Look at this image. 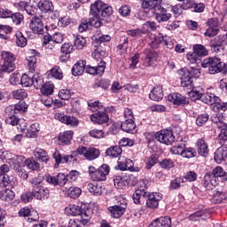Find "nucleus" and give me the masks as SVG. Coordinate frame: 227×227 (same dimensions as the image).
<instances>
[{
	"mask_svg": "<svg viewBox=\"0 0 227 227\" xmlns=\"http://www.w3.org/2000/svg\"><path fill=\"white\" fill-rule=\"evenodd\" d=\"M40 53L36 51V50L30 51V56L27 57V60L28 63V74H23L20 78V82L22 86L25 88H29V86H34V88H42L43 84V78L40 74L35 73L36 70V56H39Z\"/></svg>",
	"mask_w": 227,
	"mask_h": 227,
	"instance_id": "f257e3e1",
	"label": "nucleus"
},
{
	"mask_svg": "<svg viewBox=\"0 0 227 227\" xmlns=\"http://www.w3.org/2000/svg\"><path fill=\"white\" fill-rule=\"evenodd\" d=\"M113 15V7L107 5L101 0H97L90 5V23L94 27H101L102 20Z\"/></svg>",
	"mask_w": 227,
	"mask_h": 227,
	"instance_id": "f03ea898",
	"label": "nucleus"
},
{
	"mask_svg": "<svg viewBox=\"0 0 227 227\" xmlns=\"http://www.w3.org/2000/svg\"><path fill=\"white\" fill-rule=\"evenodd\" d=\"M65 213L67 215L78 216L77 221H79L83 226H88V224H90L91 215H93L91 209H82L77 205H69L66 207Z\"/></svg>",
	"mask_w": 227,
	"mask_h": 227,
	"instance_id": "7ed1b4c3",
	"label": "nucleus"
},
{
	"mask_svg": "<svg viewBox=\"0 0 227 227\" xmlns=\"http://www.w3.org/2000/svg\"><path fill=\"white\" fill-rule=\"evenodd\" d=\"M89 109L95 113L90 115V120L93 123L102 125V123H107L109 121V115L105 112L104 106L100 102H89Z\"/></svg>",
	"mask_w": 227,
	"mask_h": 227,
	"instance_id": "20e7f679",
	"label": "nucleus"
},
{
	"mask_svg": "<svg viewBox=\"0 0 227 227\" xmlns=\"http://www.w3.org/2000/svg\"><path fill=\"white\" fill-rule=\"evenodd\" d=\"M110 171L111 168L107 164H103L98 168V169L95 168L93 166H90L89 176L94 182H106V180H107V175H109Z\"/></svg>",
	"mask_w": 227,
	"mask_h": 227,
	"instance_id": "39448f33",
	"label": "nucleus"
},
{
	"mask_svg": "<svg viewBox=\"0 0 227 227\" xmlns=\"http://www.w3.org/2000/svg\"><path fill=\"white\" fill-rule=\"evenodd\" d=\"M149 47L152 49H159V45H160V43L165 45L168 49H173L175 47V43L172 42L171 38L160 33H159L158 35L151 34L149 35Z\"/></svg>",
	"mask_w": 227,
	"mask_h": 227,
	"instance_id": "423d86ee",
	"label": "nucleus"
},
{
	"mask_svg": "<svg viewBox=\"0 0 227 227\" xmlns=\"http://www.w3.org/2000/svg\"><path fill=\"white\" fill-rule=\"evenodd\" d=\"M1 60L3 61L2 72L12 74L15 70V55L10 51H2Z\"/></svg>",
	"mask_w": 227,
	"mask_h": 227,
	"instance_id": "0eeeda50",
	"label": "nucleus"
},
{
	"mask_svg": "<svg viewBox=\"0 0 227 227\" xmlns=\"http://www.w3.org/2000/svg\"><path fill=\"white\" fill-rule=\"evenodd\" d=\"M0 160L4 162H9V164L13 167L14 169L20 171V165L22 160H24V156H13L10 158V153L8 151L0 150Z\"/></svg>",
	"mask_w": 227,
	"mask_h": 227,
	"instance_id": "6e6552de",
	"label": "nucleus"
},
{
	"mask_svg": "<svg viewBox=\"0 0 227 227\" xmlns=\"http://www.w3.org/2000/svg\"><path fill=\"white\" fill-rule=\"evenodd\" d=\"M200 100L204 104L211 106V108L215 113H219V106H221V98H219V97L215 96L214 93H204L201 94Z\"/></svg>",
	"mask_w": 227,
	"mask_h": 227,
	"instance_id": "1a4fd4ad",
	"label": "nucleus"
},
{
	"mask_svg": "<svg viewBox=\"0 0 227 227\" xmlns=\"http://www.w3.org/2000/svg\"><path fill=\"white\" fill-rule=\"evenodd\" d=\"M155 139L162 145H173L175 143V135L169 129H162L155 134Z\"/></svg>",
	"mask_w": 227,
	"mask_h": 227,
	"instance_id": "9d476101",
	"label": "nucleus"
},
{
	"mask_svg": "<svg viewBox=\"0 0 227 227\" xmlns=\"http://www.w3.org/2000/svg\"><path fill=\"white\" fill-rule=\"evenodd\" d=\"M178 75H180L181 79V86L183 88H186L187 90H192L194 88V82H192V78L191 76V73H189V69L184 67L177 71Z\"/></svg>",
	"mask_w": 227,
	"mask_h": 227,
	"instance_id": "9b49d317",
	"label": "nucleus"
},
{
	"mask_svg": "<svg viewBox=\"0 0 227 227\" xmlns=\"http://www.w3.org/2000/svg\"><path fill=\"white\" fill-rule=\"evenodd\" d=\"M142 59L145 67H157V52L153 50L145 49Z\"/></svg>",
	"mask_w": 227,
	"mask_h": 227,
	"instance_id": "f8f14e48",
	"label": "nucleus"
},
{
	"mask_svg": "<svg viewBox=\"0 0 227 227\" xmlns=\"http://www.w3.org/2000/svg\"><path fill=\"white\" fill-rule=\"evenodd\" d=\"M145 200L147 208H158L159 202L162 200V194L157 192H145Z\"/></svg>",
	"mask_w": 227,
	"mask_h": 227,
	"instance_id": "ddd939ff",
	"label": "nucleus"
},
{
	"mask_svg": "<svg viewBox=\"0 0 227 227\" xmlns=\"http://www.w3.org/2000/svg\"><path fill=\"white\" fill-rule=\"evenodd\" d=\"M224 45H227L226 35H218L210 42V47L213 52H222L224 51Z\"/></svg>",
	"mask_w": 227,
	"mask_h": 227,
	"instance_id": "4468645a",
	"label": "nucleus"
},
{
	"mask_svg": "<svg viewBox=\"0 0 227 227\" xmlns=\"http://www.w3.org/2000/svg\"><path fill=\"white\" fill-rule=\"evenodd\" d=\"M127 209V201L122 200L121 204H117L108 207V210L114 219H120L123 214H125V210Z\"/></svg>",
	"mask_w": 227,
	"mask_h": 227,
	"instance_id": "2eb2a0df",
	"label": "nucleus"
},
{
	"mask_svg": "<svg viewBox=\"0 0 227 227\" xmlns=\"http://www.w3.org/2000/svg\"><path fill=\"white\" fill-rule=\"evenodd\" d=\"M55 120H59L61 123L68 125L69 127H78L79 120L74 116L65 115L63 114H55Z\"/></svg>",
	"mask_w": 227,
	"mask_h": 227,
	"instance_id": "dca6fc26",
	"label": "nucleus"
},
{
	"mask_svg": "<svg viewBox=\"0 0 227 227\" xmlns=\"http://www.w3.org/2000/svg\"><path fill=\"white\" fill-rule=\"evenodd\" d=\"M29 27L35 35H43V31H45V26H43V21L39 17H34L30 20Z\"/></svg>",
	"mask_w": 227,
	"mask_h": 227,
	"instance_id": "f3484780",
	"label": "nucleus"
},
{
	"mask_svg": "<svg viewBox=\"0 0 227 227\" xmlns=\"http://www.w3.org/2000/svg\"><path fill=\"white\" fill-rule=\"evenodd\" d=\"M168 98L174 106H185L189 104V98L177 92L168 95Z\"/></svg>",
	"mask_w": 227,
	"mask_h": 227,
	"instance_id": "a211bd4d",
	"label": "nucleus"
},
{
	"mask_svg": "<svg viewBox=\"0 0 227 227\" xmlns=\"http://www.w3.org/2000/svg\"><path fill=\"white\" fill-rule=\"evenodd\" d=\"M26 111H27V105L23 100L20 101L16 105L9 106L5 109L6 113H12V114L26 113Z\"/></svg>",
	"mask_w": 227,
	"mask_h": 227,
	"instance_id": "6ab92c4d",
	"label": "nucleus"
},
{
	"mask_svg": "<svg viewBox=\"0 0 227 227\" xmlns=\"http://www.w3.org/2000/svg\"><path fill=\"white\" fill-rule=\"evenodd\" d=\"M106 70V62L100 61L98 67H90L88 66L86 68L87 74H90L91 75H102Z\"/></svg>",
	"mask_w": 227,
	"mask_h": 227,
	"instance_id": "aec40b11",
	"label": "nucleus"
},
{
	"mask_svg": "<svg viewBox=\"0 0 227 227\" xmlns=\"http://www.w3.org/2000/svg\"><path fill=\"white\" fill-rule=\"evenodd\" d=\"M149 227H171V218L169 216H161L155 219Z\"/></svg>",
	"mask_w": 227,
	"mask_h": 227,
	"instance_id": "412c9836",
	"label": "nucleus"
},
{
	"mask_svg": "<svg viewBox=\"0 0 227 227\" xmlns=\"http://www.w3.org/2000/svg\"><path fill=\"white\" fill-rule=\"evenodd\" d=\"M34 198H36V200H47L49 198V189L35 184Z\"/></svg>",
	"mask_w": 227,
	"mask_h": 227,
	"instance_id": "4be33fe9",
	"label": "nucleus"
},
{
	"mask_svg": "<svg viewBox=\"0 0 227 227\" xmlns=\"http://www.w3.org/2000/svg\"><path fill=\"white\" fill-rule=\"evenodd\" d=\"M37 6L43 13H52L54 12V4L50 0H40Z\"/></svg>",
	"mask_w": 227,
	"mask_h": 227,
	"instance_id": "5701e85b",
	"label": "nucleus"
},
{
	"mask_svg": "<svg viewBox=\"0 0 227 227\" xmlns=\"http://www.w3.org/2000/svg\"><path fill=\"white\" fill-rule=\"evenodd\" d=\"M205 189H207V191H212V189H214V187H216L217 185V181L215 180V178L214 177V176L210 173H207L204 176V184H203Z\"/></svg>",
	"mask_w": 227,
	"mask_h": 227,
	"instance_id": "b1692460",
	"label": "nucleus"
},
{
	"mask_svg": "<svg viewBox=\"0 0 227 227\" xmlns=\"http://www.w3.org/2000/svg\"><path fill=\"white\" fill-rule=\"evenodd\" d=\"M52 157L55 159L56 164H65L66 162H70V160L74 159V155H61L58 150H55Z\"/></svg>",
	"mask_w": 227,
	"mask_h": 227,
	"instance_id": "393cba45",
	"label": "nucleus"
},
{
	"mask_svg": "<svg viewBox=\"0 0 227 227\" xmlns=\"http://www.w3.org/2000/svg\"><path fill=\"white\" fill-rule=\"evenodd\" d=\"M121 129L123 132H127L128 134H136V132H137V129H136V122L134 121H122Z\"/></svg>",
	"mask_w": 227,
	"mask_h": 227,
	"instance_id": "a878e982",
	"label": "nucleus"
},
{
	"mask_svg": "<svg viewBox=\"0 0 227 227\" xmlns=\"http://www.w3.org/2000/svg\"><path fill=\"white\" fill-rule=\"evenodd\" d=\"M21 166H26L27 169H31V171H38V169H40V162L36 161V160L33 158L25 160L23 157L22 164L20 167Z\"/></svg>",
	"mask_w": 227,
	"mask_h": 227,
	"instance_id": "bb28decb",
	"label": "nucleus"
},
{
	"mask_svg": "<svg viewBox=\"0 0 227 227\" xmlns=\"http://www.w3.org/2000/svg\"><path fill=\"white\" fill-rule=\"evenodd\" d=\"M196 145L199 155L207 157L208 155V145L207 142L203 138H200Z\"/></svg>",
	"mask_w": 227,
	"mask_h": 227,
	"instance_id": "cd10ccee",
	"label": "nucleus"
},
{
	"mask_svg": "<svg viewBox=\"0 0 227 227\" xmlns=\"http://www.w3.org/2000/svg\"><path fill=\"white\" fill-rule=\"evenodd\" d=\"M87 189L90 194H93V196H100L104 192L102 185L98 184L97 182L90 183L87 185Z\"/></svg>",
	"mask_w": 227,
	"mask_h": 227,
	"instance_id": "c85d7f7f",
	"label": "nucleus"
},
{
	"mask_svg": "<svg viewBox=\"0 0 227 227\" xmlns=\"http://www.w3.org/2000/svg\"><path fill=\"white\" fill-rule=\"evenodd\" d=\"M162 0H142V8L144 10H153L154 8H160Z\"/></svg>",
	"mask_w": 227,
	"mask_h": 227,
	"instance_id": "c756f323",
	"label": "nucleus"
},
{
	"mask_svg": "<svg viewBox=\"0 0 227 227\" xmlns=\"http://www.w3.org/2000/svg\"><path fill=\"white\" fill-rule=\"evenodd\" d=\"M149 98L154 102H159L161 98H164V93L162 92V87H154L149 94Z\"/></svg>",
	"mask_w": 227,
	"mask_h": 227,
	"instance_id": "7c9ffc66",
	"label": "nucleus"
},
{
	"mask_svg": "<svg viewBox=\"0 0 227 227\" xmlns=\"http://www.w3.org/2000/svg\"><path fill=\"white\" fill-rule=\"evenodd\" d=\"M74 137V131L67 130L59 135V141L61 145H69Z\"/></svg>",
	"mask_w": 227,
	"mask_h": 227,
	"instance_id": "2f4dec72",
	"label": "nucleus"
},
{
	"mask_svg": "<svg viewBox=\"0 0 227 227\" xmlns=\"http://www.w3.org/2000/svg\"><path fill=\"white\" fill-rule=\"evenodd\" d=\"M155 19L157 22H168L171 19V13L165 8H160V12L155 14Z\"/></svg>",
	"mask_w": 227,
	"mask_h": 227,
	"instance_id": "473e14b6",
	"label": "nucleus"
},
{
	"mask_svg": "<svg viewBox=\"0 0 227 227\" xmlns=\"http://www.w3.org/2000/svg\"><path fill=\"white\" fill-rule=\"evenodd\" d=\"M84 68H86V61L80 60L76 64L74 65L72 68V74L74 76L82 75L84 74Z\"/></svg>",
	"mask_w": 227,
	"mask_h": 227,
	"instance_id": "72a5a7b5",
	"label": "nucleus"
},
{
	"mask_svg": "<svg viewBox=\"0 0 227 227\" xmlns=\"http://www.w3.org/2000/svg\"><path fill=\"white\" fill-rule=\"evenodd\" d=\"M34 156L35 159H38V160H42L45 163L49 162V154L42 148H35L34 150Z\"/></svg>",
	"mask_w": 227,
	"mask_h": 227,
	"instance_id": "f704fd0d",
	"label": "nucleus"
},
{
	"mask_svg": "<svg viewBox=\"0 0 227 227\" xmlns=\"http://www.w3.org/2000/svg\"><path fill=\"white\" fill-rule=\"evenodd\" d=\"M64 192H66L67 196L69 198L75 200V198H79V196H81L82 190L79 187L71 186L68 189L65 188Z\"/></svg>",
	"mask_w": 227,
	"mask_h": 227,
	"instance_id": "c9c22d12",
	"label": "nucleus"
},
{
	"mask_svg": "<svg viewBox=\"0 0 227 227\" xmlns=\"http://www.w3.org/2000/svg\"><path fill=\"white\" fill-rule=\"evenodd\" d=\"M227 157V150L221 146L215 152V160L217 164H221Z\"/></svg>",
	"mask_w": 227,
	"mask_h": 227,
	"instance_id": "e433bc0d",
	"label": "nucleus"
},
{
	"mask_svg": "<svg viewBox=\"0 0 227 227\" xmlns=\"http://www.w3.org/2000/svg\"><path fill=\"white\" fill-rule=\"evenodd\" d=\"M100 157V150L94 147H90L87 149L85 159L87 160H95V159H98Z\"/></svg>",
	"mask_w": 227,
	"mask_h": 227,
	"instance_id": "4c0bfd02",
	"label": "nucleus"
},
{
	"mask_svg": "<svg viewBox=\"0 0 227 227\" xmlns=\"http://www.w3.org/2000/svg\"><path fill=\"white\" fill-rule=\"evenodd\" d=\"M41 93H43V95H45L46 97H49V95H52V93H54V84L51 82H46V83H43L41 85Z\"/></svg>",
	"mask_w": 227,
	"mask_h": 227,
	"instance_id": "58836bf2",
	"label": "nucleus"
},
{
	"mask_svg": "<svg viewBox=\"0 0 227 227\" xmlns=\"http://www.w3.org/2000/svg\"><path fill=\"white\" fill-rule=\"evenodd\" d=\"M106 154L108 157H118L121 155V147L120 145H114L106 149Z\"/></svg>",
	"mask_w": 227,
	"mask_h": 227,
	"instance_id": "ea45409f",
	"label": "nucleus"
},
{
	"mask_svg": "<svg viewBox=\"0 0 227 227\" xmlns=\"http://www.w3.org/2000/svg\"><path fill=\"white\" fill-rule=\"evenodd\" d=\"M155 29H157V23L154 21H146L142 25V32L144 35L150 33V31H155Z\"/></svg>",
	"mask_w": 227,
	"mask_h": 227,
	"instance_id": "a19ab883",
	"label": "nucleus"
},
{
	"mask_svg": "<svg viewBox=\"0 0 227 227\" xmlns=\"http://www.w3.org/2000/svg\"><path fill=\"white\" fill-rule=\"evenodd\" d=\"M12 97L16 100H24L27 97V92L24 89H18L12 91Z\"/></svg>",
	"mask_w": 227,
	"mask_h": 227,
	"instance_id": "79ce46f5",
	"label": "nucleus"
},
{
	"mask_svg": "<svg viewBox=\"0 0 227 227\" xmlns=\"http://www.w3.org/2000/svg\"><path fill=\"white\" fill-rule=\"evenodd\" d=\"M145 196H146V191L137 190L132 195L134 203H136V205H138V203H140L141 198H145Z\"/></svg>",
	"mask_w": 227,
	"mask_h": 227,
	"instance_id": "37998d69",
	"label": "nucleus"
},
{
	"mask_svg": "<svg viewBox=\"0 0 227 227\" xmlns=\"http://www.w3.org/2000/svg\"><path fill=\"white\" fill-rule=\"evenodd\" d=\"M38 130H40L38 129V123L31 124L30 127L27 129V137H36Z\"/></svg>",
	"mask_w": 227,
	"mask_h": 227,
	"instance_id": "c03bdc74",
	"label": "nucleus"
},
{
	"mask_svg": "<svg viewBox=\"0 0 227 227\" xmlns=\"http://www.w3.org/2000/svg\"><path fill=\"white\" fill-rule=\"evenodd\" d=\"M193 51L200 57L203 58V56H207L208 54V51H207V48L201 44H195L193 45Z\"/></svg>",
	"mask_w": 227,
	"mask_h": 227,
	"instance_id": "a18cd8bd",
	"label": "nucleus"
},
{
	"mask_svg": "<svg viewBox=\"0 0 227 227\" xmlns=\"http://www.w3.org/2000/svg\"><path fill=\"white\" fill-rule=\"evenodd\" d=\"M51 74L54 79H59V81L63 79V71H61V68H59L58 66H55L53 68H51Z\"/></svg>",
	"mask_w": 227,
	"mask_h": 227,
	"instance_id": "49530a36",
	"label": "nucleus"
},
{
	"mask_svg": "<svg viewBox=\"0 0 227 227\" xmlns=\"http://www.w3.org/2000/svg\"><path fill=\"white\" fill-rule=\"evenodd\" d=\"M182 157H184L185 159H192V157H196V149L192 147H184Z\"/></svg>",
	"mask_w": 227,
	"mask_h": 227,
	"instance_id": "de8ad7c7",
	"label": "nucleus"
},
{
	"mask_svg": "<svg viewBox=\"0 0 227 227\" xmlns=\"http://www.w3.org/2000/svg\"><path fill=\"white\" fill-rule=\"evenodd\" d=\"M186 58L190 63L194 64V63H200L201 61V57L196 53L194 51L193 52H190L186 55Z\"/></svg>",
	"mask_w": 227,
	"mask_h": 227,
	"instance_id": "09e8293b",
	"label": "nucleus"
},
{
	"mask_svg": "<svg viewBox=\"0 0 227 227\" xmlns=\"http://www.w3.org/2000/svg\"><path fill=\"white\" fill-rule=\"evenodd\" d=\"M84 45H86V39L82 35H77L74 40V46L76 47V49L81 51L84 49Z\"/></svg>",
	"mask_w": 227,
	"mask_h": 227,
	"instance_id": "8fccbe9b",
	"label": "nucleus"
},
{
	"mask_svg": "<svg viewBox=\"0 0 227 227\" xmlns=\"http://www.w3.org/2000/svg\"><path fill=\"white\" fill-rule=\"evenodd\" d=\"M16 38V45H18V47H26L27 45V39L24 37L22 33H18Z\"/></svg>",
	"mask_w": 227,
	"mask_h": 227,
	"instance_id": "3c124183",
	"label": "nucleus"
},
{
	"mask_svg": "<svg viewBox=\"0 0 227 227\" xmlns=\"http://www.w3.org/2000/svg\"><path fill=\"white\" fill-rule=\"evenodd\" d=\"M43 45L46 49H54V44L52 42V35L47 34L43 36Z\"/></svg>",
	"mask_w": 227,
	"mask_h": 227,
	"instance_id": "603ef678",
	"label": "nucleus"
},
{
	"mask_svg": "<svg viewBox=\"0 0 227 227\" xmlns=\"http://www.w3.org/2000/svg\"><path fill=\"white\" fill-rule=\"evenodd\" d=\"M215 180L217 181V178H222V176H224V169L223 167H216L212 170V173H210Z\"/></svg>",
	"mask_w": 227,
	"mask_h": 227,
	"instance_id": "864d4df0",
	"label": "nucleus"
},
{
	"mask_svg": "<svg viewBox=\"0 0 227 227\" xmlns=\"http://www.w3.org/2000/svg\"><path fill=\"white\" fill-rule=\"evenodd\" d=\"M208 118L209 116L207 114H202L199 115L196 119V123L198 127H203V125H205V123L208 121Z\"/></svg>",
	"mask_w": 227,
	"mask_h": 227,
	"instance_id": "5fc2aeb1",
	"label": "nucleus"
},
{
	"mask_svg": "<svg viewBox=\"0 0 227 227\" xmlns=\"http://www.w3.org/2000/svg\"><path fill=\"white\" fill-rule=\"evenodd\" d=\"M65 37L61 33H55L54 35H51V40L53 42V47H56L58 43H63V40Z\"/></svg>",
	"mask_w": 227,
	"mask_h": 227,
	"instance_id": "6e6d98bb",
	"label": "nucleus"
},
{
	"mask_svg": "<svg viewBox=\"0 0 227 227\" xmlns=\"http://www.w3.org/2000/svg\"><path fill=\"white\" fill-rule=\"evenodd\" d=\"M11 19L16 26H19L22 20H24V15H22L20 12H16L12 14Z\"/></svg>",
	"mask_w": 227,
	"mask_h": 227,
	"instance_id": "4d7b16f0",
	"label": "nucleus"
},
{
	"mask_svg": "<svg viewBox=\"0 0 227 227\" xmlns=\"http://www.w3.org/2000/svg\"><path fill=\"white\" fill-rule=\"evenodd\" d=\"M160 166L163 169H171V168H175V162L171 159H165L160 163Z\"/></svg>",
	"mask_w": 227,
	"mask_h": 227,
	"instance_id": "13d9d810",
	"label": "nucleus"
},
{
	"mask_svg": "<svg viewBox=\"0 0 227 227\" xmlns=\"http://www.w3.org/2000/svg\"><path fill=\"white\" fill-rule=\"evenodd\" d=\"M227 194L224 192L216 191L214 193V200H216V203H222L223 200H226Z\"/></svg>",
	"mask_w": 227,
	"mask_h": 227,
	"instance_id": "bf43d9fd",
	"label": "nucleus"
},
{
	"mask_svg": "<svg viewBox=\"0 0 227 227\" xmlns=\"http://www.w3.org/2000/svg\"><path fill=\"white\" fill-rule=\"evenodd\" d=\"M10 184V176L6 174H0V187H8Z\"/></svg>",
	"mask_w": 227,
	"mask_h": 227,
	"instance_id": "052dcab7",
	"label": "nucleus"
},
{
	"mask_svg": "<svg viewBox=\"0 0 227 227\" xmlns=\"http://www.w3.org/2000/svg\"><path fill=\"white\" fill-rule=\"evenodd\" d=\"M182 184H184V178L177 177L171 181L170 183V189H180L182 187Z\"/></svg>",
	"mask_w": 227,
	"mask_h": 227,
	"instance_id": "680f3d73",
	"label": "nucleus"
},
{
	"mask_svg": "<svg viewBox=\"0 0 227 227\" xmlns=\"http://www.w3.org/2000/svg\"><path fill=\"white\" fill-rule=\"evenodd\" d=\"M67 182H68V176H65V174L60 173L57 176V185L63 187V185H66Z\"/></svg>",
	"mask_w": 227,
	"mask_h": 227,
	"instance_id": "e2e57ef3",
	"label": "nucleus"
},
{
	"mask_svg": "<svg viewBox=\"0 0 227 227\" xmlns=\"http://www.w3.org/2000/svg\"><path fill=\"white\" fill-rule=\"evenodd\" d=\"M20 122V120H19V118H17V116L15 115H11L5 119V123L7 125H12V127L15 125H19Z\"/></svg>",
	"mask_w": 227,
	"mask_h": 227,
	"instance_id": "0e129e2a",
	"label": "nucleus"
},
{
	"mask_svg": "<svg viewBox=\"0 0 227 227\" xmlns=\"http://www.w3.org/2000/svg\"><path fill=\"white\" fill-rule=\"evenodd\" d=\"M89 136L95 139H102V137H104V131L100 129H92L89 132Z\"/></svg>",
	"mask_w": 227,
	"mask_h": 227,
	"instance_id": "69168bd1",
	"label": "nucleus"
},
{
	"mask_svg": "<svg viewBox=\"0 0 227 227\" xmlns=\"http://www.w3.org/2000/svg\"><path fill=\"white\" fill-rule=\"evenodd\" d=\"M157 162H158L157 157L152 155L151 157L148 158V160L145 163V168L152 169V168H153V166H155V164H157Z\"/></svg>",
	"mask_w": 227,
	"mask_h": 227,
	"instance_id": "338daca9",
	"label": "nucleus"
},
{
	"mask_svg": "<svg viewBox=\"0 0 227 227\" xmlns=\"http://www.w3.org/2000/svg\"><path fill=\"white\" fill-rule=\"evenodd\" d=\"M219 33V28L217 27H209L206 33V36H209V38H212V36H215Z\"/></svg>",
	"mask_w": 227,
	"mask_h": 227,
	"instance_id": "774afa93",
	"label": "nucleus"
}]
</instances>
